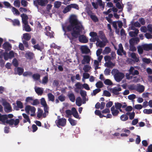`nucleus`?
Here are the masks:
<instances>
[{
	"instance_id": "aec40b11",
	"label": "nucleus",
	"mask_w": 152,
	"mask_h": 152,
	"mask_svg": "<svg viewBox=\"0 0 152 152\" xmlns=\"http://www.w3.org/2000/svg\"><path fill=\"white\" fill-rule=\"evenodd\" d=\"M139 32V30L137 29H135L134 31H130L129 32V36L132 37H135L137 36Z\"/></svg>"
},
{
	"instance_id": "864d4df0",
	"label": "nucleus",
	"mask_w": 152,
	"mask_h": 152,
	"mask_svg": "<svg viewBox=\"0 0 152 152\" xmlns=\"http://www.w3.org/2000/svg\"><path fill=\"white\" fill-rule=\"evenodd\" d=\"M58 99L61 102H63L65 100L66 97L63 95H61L58 96Z\"/></svg>"
},
{
	"instance_id": "b1692460",
	"label": "nucleus",
	"mask_w": 152,
	"mask_h": 152,
	"mask_svg": "<svg viewBox=\"0 0 152 152\" xmlns=\"http://www.w3.org/2000/svg\"><path fill=\"white\" fill-rule=\"evenodd\" d=\"M34 89L35 91L38 95H42L43 92V90L42 88L35 87L34 88Z\"/></svg>"
},
{
	"instance_id": "052dcab7",
	"label": "nucleus",
	"mask_w": 152,
	"mask_h": 152,
	"mask_svg": "<svg viewBox=\"0 0 152 152\" xmlns=\"http://www.w3.org/2000/svg\"><path fill=\"white\" fill-rule=\"evenodd\" d=\"M24 28L25 30L27 32H29L31 31V28L28 24L24 25Z\"/></svg>"
},
{
	"instance_id": "9b49d317",
	"label": "nucleus",
	"mask_w": 152,
	"mask_h": 152,
	"mask_svg": "<svg viewBox=\"0 0 152 152\" xmlns=\"http://www.w3.org/2000/svg\"><path fill=\"white\" fill-rule=\"evenodd\" d=\"M130 74L133 76L138 75L139 74V71L137 70H135L134 68L131 66L128 70Z\"/></svg>"
},
{
	"instance_id": "a18cd8bd",
	"label": "nucleus",
	"mask_w": 152,
	"mask_h": 152,
	"mask_svg": "<svg viewBox=\"0 0 152 152\" xmlns=\"http://www.w3.org/2000/svg\"><path fill=\"white\" fill-rule=\"evenodd\" d=\"M71 124L72 126H75L76 124V122L75 120L72 119V118H69L68 119Z\"/></svg>"
},
{
	"instance_id": "f8f14e48",
	"label": "nucleus",
	"mask_w": 152,
	"mask_h": 152,
	"mask_svg": "<svg viewBox=\"0 0 152 152\" xmlns=\"http://www.w3.org/2000/svg\"><path fill=\"white\" fill-rule=\"evenodd\" d=\"M108 42V41L105 42L104 40H102V41L99 39L98 42H97L96 43V45L102 48L104 47L106 45V43Z\"/></svg>"
},
{
	"instance_id": "c85d7f7f",
	"label": "nucleus",
	"mask_w": 152,
	"mask_h": 152,
	"mask_svg": "<svg viewBox=\"0 0 152 152\" xmlns=\"http://www.w3.org/2000/svg\"><path fill=\"white\" fill-rule=\"evenodd\" d=\"M68 96L71 101L72 102H75V96L73 93L68 94Z\"/></svg>"
},
{
	"instance_id": "2eb2a0df",
	"label": "nucleus",
	"mask_w": 152,
	"mask_h": 152,
	"mask_svg": "<svg viewBox=\"0 0 152 152\" xmlns=\"http://www.w3.org/2000/svg\"><path fill=\"white\" fill-rule=\"evenodd\" d=\"M91 57L88 55L84 56H83V60L82 61L81 63L83 64H84L86 63L89 64L90 61Z\"/></svg>"
},
{
	"instance_id": "5fc2aeb1",
	"label": "nucleus",
	"mask_w": 152,
	"mask_h": 152,
	"mask_svg": "<svg viewBox=\"0 0 152 152\" xmlns=\"http://www.w3.org/2000/svg\"><path fill=\"white\" fill-rule=\"evenodd\" d=\"M61 5V2L59 1H56L54 2V7L56 8H58Z\"/></svg>"
},
{
	"instance_id": "6ab92c4d",
	"label": "nucleus",
	"mask_w": 152,
	"mask_h": 152,
	"mask_svg": "<svg viewBox=\"0 0 152 152\" xmlns=\"http://www.w3.org/2000/svg\"><path fill=\"white\" fill-rule=\"evenodd\" d=\"M99 37L102 40H104L105 42L108 41L106 38L104 32L102 31H100L99 33Z\"/></svg>"
},
{
	"instance_id": "8fccbe9b",
	"label": "nucleus",
	"mask_w": 152,
	"mask_h": 152,
	"mask_svg": "<svg viewBox=\"0 0 152 152\" xmlns=\"http://www.w3.org/2000/svg\"><path fill=\"white\" fill-rule=\"evenodd\" d=\"M31 106L29 105H27L25 107V110L26 113L28 114H29V111L31 110Z\"/></svg>"
},
{
	"instance_id": "c9c22d12",
	"label": "nucleus",
	"mask_w": 152,
	"mask_h": 152,
	"mask_svg": "<svg viewBox=\"0 0 152 152\" xmlns=\"http://www.w3.org/2000/svg\"><path fill=\"white\" fill-rule=\"evenodd\" d=\"M71 10V7H70V5H68L64 8L63 11V12L64 14L66 13L69 11Z\"/></svg>"
},
{
	"instance_id": "1a4fd4ad",
	"label": "nucleus",
	"mask_w": 152,
	"mask_h": 152,
	"mask_svg": "<svg viewBox=\"0 0 152 152\" xmlns=\"http://www.w3.org/2000/svg\"><path fill=\"white\" fill-rule=\"evenodd\" d=\"M17 106L15 105L13 108L16 110H18L19 109H22L23 108V103L20 101L17 100L16 102Z\"/></svg>"
},
{
	"instance_id": "603ef678",
	"label": "nucleus",
	"mask_w": 152,
	"mask_h": 152,
	"mask_svg": "<svg viewBox=\"0 0 152 152\" xmlns=\"http://www.w3.org/2000/svg\"><path fill=\"white\" fill-rule=\"evenodd\" d=\"M104 83L107 85L110 86L113 84L112 81L109 79H107L105 80L104 81Z\"/></svg>"
},
{
	"instance_id": "58836bf2",
	"label": "nucleus",
	"mask_w": 152,
	"mask_h": 152,
	"mask_svg": "<svg viewBox=\"0 0 152 152\" xmlns=\"http://www.w3.org/2000/svg\"><path fill=\"white\" fill-rule=\"evenodd\" d=\"M96 86L97 88H101L103 87V84L102 82L99 81L96 83Z\"/></svg>"
},
{
	"instance_id": "6e6552de",
	"label": "nucleus",
	"mask_w": 152,
	"mask_h": 152,
	"mask_svg": "<svg viewBox=\"0 0 152 152\" xmlns=\"http://www.w3.org/2000/svg\"><path fill=\"white\" fill-rule=\"evenodd\" d=\"M3 48L5 50V52L10 51L12 49V46L8 42H5L2 45Z\"/></svg>"
},
{
	"instance_id": "20e7f679",
	"label": "nucleus",
	"mask_w": 152,
	"mask_h": 152,
	"mask_svg": "<svg viewBox=\"0 0 152 152\" xmlns=\"http://www.w3.org/2000/svg\"><path fill=\"white\" fill-rule=\"evenodd\" d=\"M4 122H3L2 121H0V124L1 123L3 124H5V123H6L8 124L10 126H12L14 124L15 126H16L19 124L20 121L18 118L15 119V120L13 119H11L10 120L7 119Z\"/></svg>"
},
{
	"instance_id": "bf43d9fd",
	"label": "nucleus",
	"mask_w": 152,
	"mask_h": 152,
	"mask_svg": "<svg viewBox=\"0 0 152 152\" xmlns=\"http://www.w3.org/2000/svg\"><path fill=\"white\" fill-rule=\"evenodd\" d=\"M48 81V76L44 77L42 79V83L44 84H46Z\"/></svg>"
},
{
	"instance_id": "a19ab883",
	"label": "nucleus",
	"mask_w": 152,
	"mask_h": 152,
	"mask_svg": "<svg viewBox=\"0 0 152 152\" xmlns=\"http://www.w3.org/2000/svg\"><path fill=\"white\" fill-rule=\"evenodd\" d=\"M143 62L146 64H149L150 63L151 61L150 58H142Z\"/></svg>"
},
{
	"instance_id": "e2e57ef3",
	"label": "nucleus",
	"mask_w": 152,
	"mask_h": 152,
	"mask_svg": "<svg viewBox=\"0 0 152 152\" xmlns=\"http://www.w3.org/2000/svg\"><path fill=\"white\" fill-rule=\"evenodd\" d=\"M99 40V37H91L90 39V41L92 42H95L96 41L97 42H98Z\"/></svg>"
},
{
	"instance_id": "72a5a7b5",
	"label": "nucleus",
	"mask_w": 152,
	"mask_h": 152,
	"mask_svg": "<svg viewBox=\"0 0 152 152\" xmlns=\"http://www.w3.org/2000/svg\"><path fill=\"white\" fill-rule=\"evenodd\" d=\"M82 100L81 98L80 97H78L77 98L76 101V104L77 105L80 107V106L82 104Z\"/></svg>"
},
{
	"instance_id": "ea45409f",
	"label": "nucleus",
	"mask_w": 152,
	"mask_h": 152,
	"mask_svg": "<svg viewBox=\"0 0 152 152\" xmlns=\"http://www.w3.org/2000/svg\"><path fill=\"white\" fill-rule=\"evenodd\" d=\"M34 48L35 49H37L38 50L40 51H42V48H41L40 45H39V44H37L36 45H34L33 46Z\"/></svg>"
},
{
	"instance_id": "6e6d98bb",
	"label": "nucleus",
	"mask_w": 152,
	"mask_h": 152,
	"mask_svg": "<svg viewBox=\"0 0 152 152\" xmlns=\"http://www.w3.org/2000/svg\"><path fill=\"white\" fill-rule=\"evenodd\" d=\"M143 112L145 114H150L152 113V109H144Z\"/></svg>"
},
{
	"instance_id": "338daca9",
	"label": "nucleus",
	"mask_w": 152,
	"mask_h": 152,
	"mask_svg": "<svg viewBox=\"0 0 152 152\" xmlns=\"http://www.w3.org/2000/svg\"><path fill=\"white\" fill-rule=\"evenodd\" d=\"M130 50L132 51H134L136 50V47L134 46V45L129 44Z\"/></svg>"
},
{
	"instance_id": "37998d69",
	"label": "nucleus",
	"mask_w": 152,
	"mask_h": 152,
	"mask_svg": "<svg viewBox=\"0 0 152 152\" xmlns=\"http://www.w3.org/2000/svg\"><path fill=\"white\" fill-rule=\"evenodd\" d=\"M12 11L15 15H19L20 14L18 10L14 7H12Z\"/></svg>"
},
{
	"instance_id": "dca6fc26",
	"label": "nucleus",
	"mask_w": 152,
	"mask_h": 152,
	"mask_svg": "<svg viewBox=\"0 0 152 152\" xmlns=\"http://www.w3.org/2000/svg\"><path fill=\"white\" fill-rule=\"evenodd\" d=\"M22 18V22L24 24V25L28 24V16L26 14H23L20 15Z\"/></svg>"
},
{
	"instance_id": "473e14b6",
	"label": "nucleus",
	"mask_w": 152,
	"mask_h": 152,
	"mask_svg": "<svg viewBox=\"0 0 152 152\" xmlns=\"http://www.w3.org/2000/svg\"><path fill=\"white\" fill-rule=\"evenodd\" d=\"M106 66L108 68H113L115 66V64L113 63L111 61L106 62L105 64Z\"/></svg>"
},
{
	"instance_id": "4468645a",
	"label": "nucleus",
	"mask_w": 152,
	"mask_h": 152,
	"mask_svg": "<svg viewBox=\"0 0 152 152\" xmlns=\"http://www.w3.org/2000/svg\"><path fill=\"white\" fill-rule=\"evenodd\" d=\"M79 40V41L83 43H86L88 40L86 38V37L83 35H79L78 37Z\"/></svg>"
},
{
	"instance_id": "f3484780",
	"label": "nucleus",
	"mask_w": 152,
	"mask_h": 152,
	"mask_svg": "<svg viewBox=\"0 0 152 152\" xmlns=\"http://www.w3.org/2000/svg\"><path fill=\"white\" fill-rule=\"evenodd\" d=\"M65 28H66V26H62L63 30L65 32L64 33V35H67V37L70 40L71 42H72V41H73L74 40V39L77 38L74 37L73 36H72V37H70V35L68 34H66V31Z\"/></svg>"
},
{
	"instance_id": "393cba45",
	"label": "nucleus",
	"mask_w": 152,
	"mask_h": 152,
	"mask_svg": "<svg viewBox=\"0 0 152 152\" xmlns=\"http://www.w3.org/2000/svg\"><path fill=\"white\" fill-rule=\"evenodd\" d=\"M145 90L144 86L142 85L139 84L136 87V90L140 93L143 92Z\"/></svg>"
},
{
	"instance_id": "4c0bfd02",
	"label": "nucleus",
	"mask_w": 152,
	"mask_h": 152,
	"mask_svg": "<svg viewBox=\"0 0 152 152\" xmlns=\"http://www.w3.org/2000/svg\"><path fill=\"white\" fill-rule=\"evenodd\" d=\"M143 50L144 49L142 47V46H139L137 47V51L138 53L140 55L142 54L143 53Z\"/></svg>"
},
{
	"instance_id": "f03ea898",
	"label": "nucleus",
	"mask_w": 152,
	"mask_h": 152,
	"mask_svg": "<svg viewBox=\"0 0 152 152\" xmlns=\"http://www.w3.org/2000/svg\"><path fill=\"white\" fill-rule=\"evenodd\" d=\"M69 22L70 24L67 26H66L67 31L68 32L71 31L73 28V27L80 22L78 21L76 16L72 15L69 18Z\"/></svg>"
},
{
	"instance_id": "ddd939ff",
	"label": "nucleus",
	"mask_w": 152,
	"mask_h": 152,
	"mask_svg": "<svg viewBox=\"0 0 152 152\" xmlns=\"http://www.w3.org/2000/svg\"><path fill=\"white\" fill-rule=\"evenodd\" d=\"M140 42L139 38L135 37L131 38L129 40V44L135 45L137 44Z\"/></svg>"
},
{
	"instance_id": "e433bc0d",
	"label": "nucleus",
	"mask_w": 152,
	"mask_h": 152,
	"mask_svg": "<svg viewBox=\"0 0 152 152\" xmlns=\"http://www.w3.org/2000/svg\"><path fill=\"white\" fill-rule=\"evenodd\" d=\"M91 67L89 66V65H85L83 69L85 72H87L91 69Z\"/></svg>"
},
{
	"instance_id": "0eeeda50",
	"label": "nucleus",
	"mask_w": 152,
	"mask_h": 152,
	"mask_svg": "<svg viewBox=\"0 0 152 152\" xmlns=\"http://www.w3.org/2000/svg\"><path fill=\"white\" fill-rule=\"evenodd\" d=\"M48 3V0H36L34 1V4H38L42 6H45Z\"/></svg>"
},
{
	"instance_id": "9d476101",
	"label": "nucleus",
	"mask_w": 152,
	"mask_h": 152,
	"mask_svg": "<svg viewBox=\"0 0 152 152\" xmlns=\"http://www.w3.org/2000/svg\"><path fill=\"white\" fill-rule=\"evenodd\" d=\"M3 105L5 108L7 110V112L9 113L12 111V107L10 104L5 100H4L2 103Z\"/></svg>"
},
{
	"instance_id": "4d7b16f0",
	"label": "nucleus",
	"mask_w": 152,
	"mask_h": 152,
	"mask_svg": "<svg viewBox=\"0 0 152 152\" xmlns=\"http://www.w3.org/2000/svg\"><path fill=\"white\" fill-rule=\"evenodd\" d=\"M111 51V49L109 47H107L105 48L104 50V53L106 54H108L110 53Z\"/></svg>"
},
{
	"instance_id": "79ce46f5",
	"label": "nucleus",
	"mask_w": 152,
	"mask_h": 152,
	"mask_svg": "<svg viewBox=\"0 0 152 152\" xmlns=\"http://www.w3.org/2000/svg\"><path fill=\"white\" fill-rule=\"evenodd\" d=\"M120 118L122 121H125L128 119V117L126 115L123 114L121 116Z\"/></svg>"
},
{
	"instance_id": "f257e3e1",
	"label": "nucleus",
	"mask_w": 152,
	"mask_h": 152,
	"mask_svg": "<svg viewBox=\"0 0 152 152\" xmlns=\"http://www.w3.org/2000/svg\"><path fill=\"white\" fill-rule=\"evenodd\" d=\"M84 30V27L81 23L79 22L73 27V28L71 31V35L74 37L77 38L78 36L82 33L83 31Z\"/></svg>"
},
{
	"instance_id": "c03bdc74",
	"label": "nucleus",
	"mask_w": 152,
	"mask_h": 152,
	"mask_svg": "<svg viewBox=\"0 0 152 152\" xmlns=\"http://www.w3.org/2000/svg\"><path fill=\"white\" fill-rule=\"evenodd\" d=\"M36 108H35L34 107L31 106V108L30 111L31 114V116H34L35 115V113L36 111Z\"/></svg>"
},
{
	"instance_id": "5701e85b",
	"label": "nucleus",
	"mask_w": 152,
	"mask_h": 152,
	"mask_svg": "<svg viewBox=\"0 0 152 152\" xmlns=\"http://www.w3.org/2000/svg\"><path fill=\"white\" fill-rule=\"evenodd\" d=\"M34 56V54L30 52H27L26 53L25 56L26 58L29 59H31L33 58Z\"/></svg>"
},
{
	"instance_id": "3c124183",
	"label": "nucleus",
	"mask_w": 152,
	"mask_h": 152,
	"mask_svg": "<svg viewBox=\"0 0 152 152\" xmlns=\"http://www.w3.org/2000/svg\"><path fill=\"white\" fill-rule=\"evenodd\" d=\"M115 107L116 109L117 110L120 109L121 108L122 106V104L118 102L115 103Z\"/></svg>"
},
{
	"instance_id": "39448f33",
	"label": "nucleus",
	"mask_w": 152,
	"mask_h": 152,
	"mask_svg": "<svg viewBox=\"0 0 152 152\" xmlns=\"http://www.w3.org/2000/svg\"><path fill=\"white\" fill-rule=\"evenodd\" d=\"M3 55L5 60H7L9 58L11 59L14 56V53L12 50L10 51L9 53L7 52H5L3 53Z\"/></svg>"
},
{
	"instance_id": "09e8293b",
	"label": "nucleus",
	"mask_w": 152,
	"mask_h": 152,
	"mask_svg": "<svg viewBox=\"0 0 152 152\" xmlns=\"http://www.w3.org/2000/svg\"><path fill=\"white\" fill-rule=\"evenodd\" d=\"M101 91V89L99 88H97L93 91V92L91 93V95L92 96H95L97 94L100 92Z\"/></svg>"
},
{
	"instance_id": "4be33fe9",
	"label": "nucleus",
	"mask_w": 152,
	"mask_h": 152,
	"mask_svg": "<svg viewBox=\"0 0 152 152\" xmlns=\"http://www.w3.org/2000/svg\"><path fill=\"white\" fill-rule=\"evenodd\" d=\"M111 113L114 116H117L119 113V111L117 109H115V107L113 105L110 109Z\"/></svg>"
},
{
	"instance_id": "7c9ffc66",
	"label": "nucleus",
	"mask_w": 152,
	"mask_h": 152,
	"mask_svg": "<svg viewBox=\"0 0 152 152\" xmlns=\"http://www.w3.org/2000/svg\"><path fill=\"white\" fill-rule=\"evenodd\" d=\"M17 73L19 75H21L24 72V69L23 68L20 67H18L16 69Z\"/></svg>"
},
{
	"instance_id": "a878e982",
	"label": "nucleus",
	"mask_w": 152,
	"mask_h": 152,
	"mask_svg": "<svg viewBox=\"0 0 152 152\" xmlns=\"http://www.w3.org/2000/svg\"><path fill=\"white\" fill-rule=\"evenodd\" d=\"M121 88H117L115 87L112 90V92L114 94L116 95H118L119 94V93L118 92L121 91Z\"/></svg>"
},
{
	"instance_id": "a211bd4d",
	"label": "nucleus",
	"mask_w": 152,
	"mask_h": 152,
	"mask_svg": "<svg viewBox=\"0 0 152 152\" xmlns=\"http://www.w3.org/2000/svg\"><path fill=\"white\" fill-rule=\"evenodd\" d=\"M144 50L146 51H149L152 50V44H145L142 45Z\"/></svg>"
},
{
	"instance_id": "13d9d810",
	"label": "nucleus",
	"mask_w": 152,
	"mask_h": 152,
	"mask_svg": "<svg viewBox=\"0 0 152 152\" xmlns=\"http://www.w3.org/2000/svg\"><path fill=\"white\" fill-rule=\"evenodd\" d=\"M97 2L96 3L99 6L102 7V8H104V4L102 3V0H97Z\"/></svg>"
},
{
	"instance_id": "412c9836",
	"label": "nucleus",
	"mask_w": 152,
	"mask_h": 152,
	"mask_svg": "<svg viewBox=\"0 0 152 152\" xmlns=\"http://www.w3.org/2000/svg\"><path fill=\"white\" fill-rule=\"evenodd\" d=\"M22 115L24 118V119L23 120V123H26L28 122L29 124H30L31 121L29 118V116L25 113H23Z\"/></svg>"
},
{
	"instance_id": "69168bd1",
	"label": "nucleus",
	"mask_w": 152,
	"mask_h": 152,
	"mask_svg": "<svg viewBox=\"0 0 152 152\" xmlns=\"http://www.w3.org/2000/svg\"><path fill=\"white\" fill-rule=\"evenodd\" d=\"M103 94L104 96L107 97H110L111 96L110 93L107 91L104 90L103 91Z\"/></svg>"
},
{
	"instance_id": "7ed1b4c3",
	"label": "nucleus",
	"mask_w": 152,
	"mask_h": 152,
	"mask_svg": "<svg viewBox=\"0 0 152 152\" xmlns=\"http://www.w3.org/2000/svg\"><path fill=\"white\" fill-rule=\"evenodd\" d=\"M112 73L114 75L115 80L118 82H120L124 77V74L119 72L117 69H113Z\"/></svg>"
},
{
	"instance_id": "0e129e2a",
	"label": "nucleus",
	"mask_w": 152,
	"mask_h": 152,
	"mask_svg": "<svg viewBox=\"0 0 152 152\" xmlns=\"http://www.w3.org/2000/svg\"><path fill=\"white\" fill-rule=\"evenodd\" d=\"M39 104V101L38 99H36L34 100L33 99V102L31 104L33 105H37Z\"/></svg>"
},
{
	"instance_id": "680f3d73",
	"label": "nucleus",
	"mask_w": 152,
	"mask_h": 152,
	"mask_svg": "<svg viewBox=\"0 0 152 152\" xmlns=\"http://www.w3.org/2000/svg\"><path fill=\"white\" fill-rule=\"evenodd\" d=\"M81 96L83 98L86 99V91L81 90L80 92Z\"/></svg>"
},
{
	"instance_id": "f704fd0d",
	"label": "nucleus",
	"mask_w": 152,
	"mask_h": 152,
	"mask_svg": "<svg viewBox=\"0 0 152 152\" xmlns=\"http://www.w3.org/2000/svg\"><path fill=\"white\" fill-rule=\"evenodd\" d=\"M40 75L38 73L34 74L32 75L33 78L36 80H38L40 79Z\"/></svg>"
},
{
	"instance_id": "2f4dec72",
	"label": "nucleus",
	"mask_w": 152,
	"mask_h": 152,
	"mask_svg": "<svg viewBox=\"0 0 152 152\" xmlns=\"http://www.w3.org/2000/svg\"><path fill=\"white\" fill-rule=\"evenodd\" d=\"M48 100L50 101H51L53 102L55 100L54 96L51 93H49L48 94Z\"/></svg>"
},
{
	"instance_id": "774afa93",
	"label": "nucleus",
	"mask_w": 152,
	"mask_h": 152,
	"mask_svg": "<svg viewBox=\"0 0 152 152\" xmlns=\"http://www.w3.org/2000/svg\"><path fill=\"white\" fill-rule=\"evenodd\" d=\"M128 97L129 100H132L136 98V96L135 94H132L128 96Z\"/></svg>"
},
{
	"instance_id": "49530a36",
	"label": "nucleus",
	"mask_w": 152,
	"mask_h": 152,
	"mask_svg": "<svg viewBox=\"0 0 152 152\" xmlns=\"http://www.w3.org/2000/svg\"><path fill=\"white\" fill-rule=\"evenodd\" d=\"M40 103L41 104L44 106H46L47 105L46 102L44 98H42L40 99Z\"/></svg>"
},
{
	"instance_id": "bb28decb",
	"label": "nucleus",
	"mask_w": 152,
	"mask_h": 152,
	"mask_svg": "<svg viewBox=\"0 0 152 152\" xmlns=\"http://www.w3.org/2000/svg\"><path fill=\"white\" fill-rule=\"evenodd\" d=\"M130 56L131 57L134 59L135 62H138L139 61V58L137 57L135 53H131L130 54Z\"/></svg>"
},
{
	"instance_id": "c756f323",
	"label": "nucleus",
	"mask_w": 152,
	"mask_h": 152,
	"mask_svg": "<svg viewBox=\"0 0 152 152\" xmlns=\"http://www.w3.org/2000/svg\"><path fill=\"white\" fill-rule=\"evenodd\" d=\"M23 38L24 40L29 41L31 38V36L28 33H25L23 34Z\"/></svg>"
},
{
	"instance_id": "423d86ee",
	"label": "nucleus",
	"mask_w": 152,
	"mask_h": 152,
	"mask_svg": "<svg viewBox=\"0 0 152 152\" xmlns=\"http://www.w3.org/2000/svg\"><path fill=\"white\" fill-rule=\"evenodd\" d=\"M56 124L58 127L59 126H65L66 124V120L64 118H61L55 121Z\"/></svg>"
},
{
	"instance_id": "cd10ccee",
	"label": "nucleus",
	"mask_w": 152,
	"mask_h": 152,
	"mask_svg": "<svg viewBox=\"0 0 152 152\" xmlns=\"http://www.w3.org/2000/svg\"><path fill=\"white\" fill-rule=\"evenodd\" d=\"M82 53H83L88 54L90 50L86 46H83L81 48Z\"/></svg>"
},
{
	"instance_id": "de8ad7c7",
	"label": "nucleus",
	"mask_w": 152,
	"mask_h": 152,
	"mask_svg": "<svg viewBox=\"0 0 152 152\" xmlns=\"http://www.w3.org/2000/svg\"><path fill=\"white\" fill-rule=\"evenodd\" d=\"M12 22L14 26L20 25V21L18 19H15L14 20H12Z\"/></svg>"
}]
</instances>
